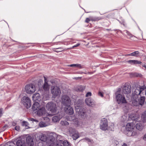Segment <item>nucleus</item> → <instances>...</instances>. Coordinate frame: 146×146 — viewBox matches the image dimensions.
Wrapping results in <instances>:
<instances>
[{
  "mask_svg": "<svg viewBox=\"0 0 146 146\" xmlns=\"http://www.w3.org/2000/svg\"><path fill=\"white\" fill-rule=\"evenodd\" d=\"M133 87L132 92L134 95L131 98V100H137L136 98L137 97L138 95L140 94L143 90L146 89V87L144 85L140 86L137 84Z\"/></svg>",
  "mask_w": 146,
  "mask_h": 146,
  "instance_id": "nucleus-1",
  "label": "nucleus"
},
{
  "mask_svg": "<svg viewBox=\"0 0 146 146\" xmlns=\"http://www.w3.org/2000/svg\"><path fill=\"white\" fill-rule=\"evenodd\" d=\"M56 135L50 134L48 137L47 143L48 146H60L59 145V140L57 141L56 139Z\"/></svg>",
  "mask_w": 146,
  "mask_h": 146,
  "instance_id": "nucleus-2",
  "label": "nucleus"
},
{
  "mask_svg": "<svg viewBox=\"0 0 146 146\" xmlns=\"http://www.w3.org/2000/svg\"><path fill=\"white\" fill-rule=\"evenodd\" d=\"M44 82L43 85H42L41 83H42V81H39L38 83V87L39 88V90H44L45 91H48L49 90V85L47 81V79L44 76Z\"/></svg>",
  "mask_w": 146,
  "mask_h": 146,
  "instance_id": "nucleus-3",
  "label": "nucleus"
},
{
  "mask_svg": "<svg viewBox=\"0 0 146 146\" xmlns=\"http://www.w3.org/2000/svg\"><path fill=\"white\" fill-rule=\"evenodd\" d=\"M47 109L52 113L54 114L57 111V107L56 104L51 102L47 103L46 105Z\"/></svg>",
  "mask_w": 146,
  "mask_h": 146,
  "instance_id": "nucleus-4",
  "label": "nucleus"
},
{
  "mask_svg": "<svg viewBox=\"0 0 146 146\" xmlns=\"http://www.w3.org/2000/svg\"><path fill=\"white\" fill-rule=\"evenodd\" d=\"M25 89L26 92L27 94H33L36 90L35 85L31 84L26 85Z\"/></svg>",
  "mask_w": 146,
  "mask_h": 146,
  "instance_id": "nucleus-5",
  "label": "nucleus"
},
{
  "mask_svg": "<svg viewBox=\"0 0 146 146\" xmlns=\"http://www.w3.org/2000/svg\"><path fill=\"white\" fill-rule=\"evenodd\" d=\"M122 88V92L123 94L129 95V94L131 92V88L128 83H125L123 86Z\"/></svg>",
  "mask_w": 146,
  "mask_h": 146,
  "instance_id": "nucleus-6",
  "label": "nucleus"
},
{
  "mask_svg": "<svg viewBox=\"0 0 146 146\" xmlns=\"http://www.w3.org/2000/svg\"><path fill=\"white\" fill-rule=\"evenodd\" d=\"M51 91L54 98L60 95L61 93L60 88L56 86H52Z\"/></svg>",
  "mask_w": 146,
  "mask_h": 146,
  "instance_id": "nucleus-7",
  "label": "nucleus"
},
{
  "mask_svg": "<svg viewBox=\"0 0 146 146\" xmlns=\"http://www.w3.org/2000/svg\"><path fill=\"white\" fill-rule=\"evenodd\" d=\"M115 98L116 100H129L131 98L130 95H127L125 97L121 94H115Z\"/></svg>",
  "mask_w": 146,
  "mask_h": 146,
  "instance_id": "nucleus-8",
  "label": "nucleus"
},
{
  "mask_svg": "<svg viewBox=\"0 0 146 146\" xmlns=\"http://www.w3.org/2000/svg\"><path fill=\"white\" fill-rule=\"evenodd\" d=\"M108 128V121L106 119L104 118L101 120L100 128L103 130H106Z\"/></svg>",
  "mask_w": 146,
  "mask_h": 146,
  "instance_id": "nucleus-9",
  "label": "nucleus"
},
{
  "mask_svg": "<svg viewBox=\"0 0 146 146\" xmlns=\"http://www.w3.org/2000/svg\"><path fill=\"white\" fill-rule=\"evenodd\" d=\"M76 114L80 116L82 118H84L86 116V111L83 108H79L75 110Z\"/></svg>",
  "mask_w": 146,
  "mask_h": 146,
  "instance_id": "nucleus-10",
  "label": "nucleus"
},
{
  "mask_svg": "<svg viewBox=\"0 0 146 146\" xmlns=\"http://www.w3.org/2000/svg\"><path fill=\"white\" fill-rule=\"evenodd\" d=\"M135 126V125L132 123H128L126 127L127 131L136 130Z\"/></svg>",
  "mask_w": 146,
  "mask_h": 146,
  "instance_id": "nucleus-11",
  "label": "nucleus"
},
{
  "mask_svg": "<svg viewBox=\"0 0 146 146\" xmlns=\"http://www.w3.org/2000/svg\"><path fill=\"white\" fill-rule=\"evenodd\" d=\"M129 117L132 120L137 121H138L140 119V116L138 113L131 114Z\"/></svg>",
  "mask_w": 146,
  "mask_h": 146,
  "instance_id": "nucleus-12",
  "label": "nucleus"
},
{
  "mask_svg": "<svg viewBox=\"0 0 146 146\" xmlns=\"http://www.w3.org/2000/svg\"><path fill=\"white\" fill-rule=\"evenodd\" d=\"M26 141L29 146H33V139L31 136H29L27 137Z\"/></svg>",
  "mask_w": 146,
  "mask_h": 146,
  "instance_id": "nucleus-13",
  "label": "nucleus"
},
{
  "mask_svg": "<svg viewBox=\"0 0 146 146\" xmlns=\"http://www.w3.org/2000/svg\"><path fill=\"white\" fill-rule=\"evenodd\" d=\"M64 110L66 113L69 115H72L74 113L73 109L70 106L67 107H64Z\"/></svg>",
  "mask_w": 146,
  "mask_h": 146,
  "instance_id": "nucleus-14",
  "label": "nucleus"
},
{
  "mask_svg": "<svg viewBox=\"0 0 146 146\" xmlns=\"http://www.w3.org/2000/svg\"><path fill=\"white\" fill-rule=\"evenodd\" d=\"M46 112V110L44 107H42L40 108L37 111V114L40 116L45 114Z\"/></svg>",
  "mask_w": 146,
  "mask_h": 146,
  "instance_id": "nucleus-15",
  "label": "nucleus"
},
{
  "mask_svg": "<svg viewBox=\"0 0 146 146\" xmlns=\"http://www.w3.org/2000/svg\"><path fill=\"white\" fill-rule=\"evenodd\" d=\"M145 101H133L132 102L133 105L135 106H139L141 107L144 103Z\"/></svg>",
  "mask_w": 146,
  "mask_h": 146,
  "instance_id": "nucleus-16",
  "label": "nucleus"
},
{
  "mask_svg": "<svg viewBox=\"0 0 146 146\" xmlns=\"http://www.w3.org/2000/svg\"><path fill=\"white\" fill-rule=\"evenodd\" d=\"M82 101H75L74 105L75 110L79 109L80 108H81L82 106Z\"/></svg>",
  "mask_w": 146,
  "mask_h": 146,
  "instance_id": "nucleus-17",
  "label": "nucleus"
},
{
  "mask_svg": "<svg viewBox=\"0 0 146 146\" xmlns=\"http://www.w3.org/2000/svg\"><path fill=\"white\" fill-rule=\"evenodd\" d=\"M74 130H73V132H71V131H70V135L71 136L72 138L74 140H76L79 137V134L77 133H76L74 132Z\"/></svg>",
  "mask_w": 146,
  "mask_h": 146,
  "instance_id": "nucleus-18",
  "label": "nucleus"
},
{
  "mask_svg": "<svg viewBox=\"0 0 146 146\" xmlns=\"http://www.w3.org/2000/svg\"><path fill=\"white\" fill-rule=\"evenodd\" d=\"M25 140L24 139L18 140L16 143L17 146H25Z\"/></svg>",
  "mask_w": 146,
  "mask_h": 146,
  "instance_id": "nucleus-19",
  "label": "nucleus"
},
{
  "mask_svg": "<svg viewBox=\"0 0 146 146\" xmlns=\"http://www.w3.org/2000/svg\"><path fill=\"white\" fill-rule=\"evenodd\" d=\"M126 133L127 136H135L137 135V130L127 131Z\"/></svg>",
  "mask_w": 146,
  "mask_h": 146,
  "instance_id": "nucleus-20",
  "label": "nucleus"
},
{
  "mask_svg": "<svg viewBox=\"0 0 146 146\" xmlns=\"http://www.w3.org/2000/svg\"><path fill=\"white\" fill-rule=\"evenodd\" d=\"M127 62L131 64H140L141 62L137 60H128Z\"/></svg>",
  "mask_w": 146,
  "mask_h": 146,
  "instance_id": "nucleus-21",
  "label": "nucleus"
},
{
  "mask_svg": "<svg viewBox=\"0 0 146 146\" xmlns=\"http://www.w3.org/2000/svg\"><path fill=\"white\" fill-rule=\"evenodd\" d=\"M22 103L27 108H29L31 106V101H22Z\"/></svg>",
  "mask_w": 146,
  "mask_h": 146,
  "instance_id": "nucleus-22",
  "label": "nucleus"
},
{
  "mask_svg": "<svg viewBox=\"0 0 146 146\" xmlns=\"http://www.w3.org/2000/svg\"><path fill=\"white\" fill-rule=\"evenodd\" d=\"M136 129L141 131L143 128L144 125L142 123L140 122H138L136 125Z\"/></svg>",
  "mask_w": 146,
  "mask_h": 146,
  "instance_id": "nucleus-23",
  "label": "nucleus"
},
{
  "mask_svg": "<svg viewBox=\"0 0 146 146\" xmlns=\"http://www.w3.org/2000/svg\"><path fill=\"white\" fill-rule=\"evenodd\" d=\"M40 139L42 141L45 142L47 141L48 138L44 134H41L39 136Z\"/></svg>",
  "mask_w": 146,
  "mask_h": 146,
  "instance_id": "nucleus-24",
  "label": "nucleus"
},
{
  "mask_svg": "<svg viewBox=\"0 0 146 146\" xmlns=\"http://www.w3.org/2000/svg\"><path fill=\"white\" fill-rule=\"evenodd\" d=\"M59 145H60V146H70L68 142L67 141H63L59 140Z\"/></svg>",
  "mask_w": 146,
  "mask_h": 146,
  "instance_id": "nucleus-25",
  "label": "nucleus"
},
{
  "mask_svg": "<svg viewBox=\"0 0 146 146\" xmlns=\"http://www.w3.org/2000/svg\"><path fill=\"white\" fill-rule=\"evenodd\" d=\"M40 98V95L38 93H36L32 96L33 100H39Z\"/></svg>",
  "mask_w": 146,
  "mask_h": 146,
  "instance_id": "nucleus-26",
  "label": "nucleus"
},
{
  "mask_svg": "<svg viewBox=\"0 0 146 146\" xmlns=\"http://www.w3.org/2000/svg\"><path fill=\"white\" fill-rule=\"evenodd\" d=\"M68 66L72 67H75L77 68H78L79 69H82L84 68V65H81L80 64H73L69 65H68Z\"/></svg>",
  "mask_w": 146,
  "mask_h": 146,
  "instance_id": "nucleus-27",
  "label": "nucleus"
},
{
  "mask_svg": "<svg viewBox=\"0 0 146 146\" xmlns=\"http://www.w3.org/2000/svg\"><path fill=\"white\" fill-rule=\"evenodd\" d=\"M85 89V87L81 85L77 86L75 88V90L77 92H82Z\"/></svg>",
  "mask_w": 146,
  "mask_h": 146,
  "instance_id": "nucleus-28",
  "label": "nucleus"
},
{
  "mask_svg": "<svg viewBox=\"0 0 146 146\" xmlns=\"http://www.w3.org/2000/svg\"><path fill=\"white\" fill-rule=\"evenodd\" d=\"M40 106V104L37 102H35L32 106V108L34 110H36Z\"/></svg>",
  "mask_w": 146,
  "mask_h": 146,
  "instance_id": "nucleus-29",
  "label": "nucleus"
},
{
  "mask_svg": "<svg viewBox=\"0 0 146 146\" xmlns=\"http://www.w3.org/2000/svg\"><path fill=\"white\" fill-rule=\"evenodd\" d=\"M141 119L143 123L146 122V110L143 113L141 116Z\"/></svg>",
  "mask_w": 146,
  "mask_h": 146,
  "instance_id": "nucleus-30",
  "label": "nucleus"
},
{
  "mask_svg": "<svg viewBox=\"0 0 146 146\" xmlns=\"http://www.w3.org/2000/svg\"><path fill=\"white\" fill-rule=\"evenodd\" d=\"M62 103L67 107L70 106L71 101H62Z\"/></svg>",
  "mask_w": 146,
  "mask_h": 146,
  "instance_id": "nucleus-31",
  "label": "nucleus"
},
{
  "mask_svg": "<svg viewBox=\"0 0 146 146\" xmlns=\"http://www.w3.org/2000/svg\"><path fill=\"white\" fill-rule=\"evenodd\" d=\"M139 54V52L138 51H137L128 54L127 55V56H132L137 57Z\"/></svg>",
  "mask_w": 146,
  "mask_h": 146,
  "instance_id": "nucleus-32",
  "label": "nucleus"
},
{
  "mask_svg": "<svg viewBox=\"0 0 146 146\" xmlns=\"http://www.w3.org/2000/svg\"><path fill=\"white\" fill-rule=\"evenodd\" d=\"M62 100H71L70 97L67 95H63L62 97Z\"/></svg>",
  "mask_w": 146,
  "mask_h": 146,
  "instance_id": "nucleus-33",
  "label": "nucleus"
},
{
  "mask_svg": "<svg viewBox=\"0 0 146 146\" xmlns=\"http://www.w3.org/2000/svg\"><path fill=\"white\" fill-rule=\"evenodd\" d=\"M85 102L86 104L89 106L93 107L94 105V103L93 101H85Z\"/></svg>",
  "mask_w": 146,
  "mask_h": 146,
  "instance_id": "nucleus-34",
  "label": "nucleus"
},
{
  "mask_svg": "<svg viewBox=\"0 0 146 146\" xmlns=\"http://www.w3.org/2000/svg\"><path fill=\"white\" fill-rule=\"evenodd\" d=\"M60 118L57 116H54L52 119V120L54 122H56L59 121Z\"/></svg>",
  "mask_w": 146,
  "mask_h": 146,
  "instance_id": "nucleus-35",
  "label": "nucleus"
},
{
  "mask_svg": "<svg viewBox=\"0 0 146 146\" xmlns=\"http://www.w3.org/2000/svg\"><path fill=\"white\" fill-rule=\"evenodd\" d=\"M60 124L63 126H66L69 125L68 123L66 121H61L60 122Z\"/></svg>",
  "mask_w": 146,
  "mask_h": 146,
  "instance_id": "nucleus-36",
  "label": "nucleus"
},
{
  "mask_svg": "<svg viewBox=\"0 0 146 146\" xmlns=\"http://www.w3.org/2000/svg\"><path fill=\"white\" fill-rule=\"evenodd\" d=\"M39 125L40 127H42L46 126L47 125L45 123L41 121L39 123Z\"/></svg>",
  "mask_w": 146,
  "mask_h": 146,
  "instance_id": "nucleus-37",
  "label": "nucleus"
},
{
  "mask_svg": "<svg viewBox=\"0 0 146 146\" xmlns=\"http://www.w3.org/2000/svg\"><path fill=\"white\" fill-rule=\"evenodd\" d=\"M117 103L121 106H124V104L127 103L126 101H117Z\"/></svg>",
  "mask_w": 146,
  "mask_h": 146,
  "instance_id": "nucleus-38",
  "label": "nucleus"
},
{
  "mask_svg": "<svg viewBox=\"0 0 146 146\" xmlns=\"http://www.w3.org/2000/svg\"><path fill=\"white\" fill-rule=\"evenodd\" d=\"M74 122L78 126L80 125L81 123V122L79 121L77 119H75Z\"/></svg>",
  "mask_w": 146,
  "mask_h": 146,
  "instance_id": "nucleus-39",
  "label": "nucleus"
},
{
  "mask_svg": "<svg viewBox=\"0 0 146 146\" xmlns=\"http://www.w3.org/2000/svg\"><path fill=\"white\" fill-rule=\"evenodd\" d=\"M124 32L126 33L127 35L129 36L130 38L132 37L133 36L127 30L124 31Z\"/></svg>",
  "mask_w": 146,
  "mask_h": 146,
  "instance_id": "nucleus-40",
  "label": "nucleus"
},
{
  "mask_svg": "<svg viewBox=\"0 0 146 146\" xmlns=\"http://www.w3.org/2000/svg\"><path fill=\"white\" fill-rule=\"evenodd\" d=\"M21 100H30L29 97L24 96L22 98Z\"/></svg>",
  "mask_w": 146,
  "mask_h": 146,
  "instance_id": "nucleus-41",
  "label": "nucleus"
},
{
  "mask_svg": "<svg viewBox=\"0 0 146 146\" xmlns=\"http://www.w3.org/2000/svg\"><path fill=\"white\" fill-rule=\"evenodd\" d=\"M22 126H25L27 127L28 126V123L27 121H23L22 123Z\"/></svg>",
  "mask_w": 146,
  "mask_h": 146,
  "instance_id": "nucleus-42",
  "label": "nucleus"
},
{
  "mask_svg": "<svg viewBox=\"0 0 146 146\" xmlns=\"http://www.w3.org/2000/svg\"><path fill=\"white\" fill-rule=\"evenodd\" d=\"M100 19V18L99 17H95L91 19V20L92 21H95L99 20Z\"/></svg>",
  "mask_w": 146,
  "mask_h": 146,
  "instance_id": "nucleus-43",
  "label": "nucleus"
},
{
  "mask_svg": "<svg viewBox=\"0 0 146 146\" xmlns=\"http://www.w3.org/2000/svg\"><path fill=\"white\" fill-rule=\"evenodd\" d=\"M56 49L59 50H58L54 51L55 52H61V51H62V50H63V48L62 47H60V48H56Z\"/></svg>",
  "mask_w": 146,
  "mask_h": 146,
  "instance_id": "nucleus-44",
  "label": "nucleus"
},
{
  "mask_svg": "<svg viewBox=\"0 0 146 146\" xmlns=\"http://www.w3.org/2000/svg\"><path fill=\"white\" fill-rule=\"evenodd\" d=\"M121 90V88H119L118 89L117 91L116 92L115 94H120V92Z\"/></svg>",
  "mask_w": 146,
  "mask_h": 146,
  "instance_id": "nucleus-45",
  "label": "nucleus"
},
{
  "mask_svg": "<svg viewBox=\"0 0 146 146\" xmlns=\"http://www.w3.org/2000/svg\"><path fill=\"white\" fill-rule=\"evenodd\" d=\"M29 120L30 121H35L37 122H38V120H37L36 119H34L33 118H31L29 119Z\"/></svg>",
  "mask_w": 146,
  "mask_h": 146,
  "instance_id": "nucleus-46",
  "label": "nucleus"
},
{
  "mask_svg": "<svg viewBox=\"0 0 146 146\" xmlns=\"http://www.w3.org/2000/svg\"><path fill=\"white\" fill-rule=\"evenodd\" d=\"M92 93L90 92H88L86 94V97H88L89 96H91Z\"/></svg>",
  "mask_w": 146,
  "mask_h": 146,
  "instance_id": "nucleus-47",
  "label": "nucleus"
},
{
  "mask_svg": "<svg viewBox=\"0 0 146 146\" xmlns=\"http://www.w3.org/2000/svg\"><path fill=\"white\" fill-rule=\"evenodd\" d=\"M145 100V97L144 96H141L140 100Z\"/></svg>",
  "mask_w": 146,
  "mask_h": 146,
  "instance_id": "nucleus-48",
  "label": "nucleus"
},
{
  "mask_svg": "<svg viewBox=\"0 0 146 146\" xmlns=\"http://www.w3.org/2000/svg\"><path fill=\"white\" fill-rule=\"evenodd\" d=\"M15 129L17 131H19L20 129V127L19 126H17L15 127Z\"/></svg>",
  "mask_w": 146,
  "mask_h": 146,
  "instance_id": "nucleus-49",
  "label": "nucleus"
},
{
  "mask_svg": "<svg viewBox=\"0 0 146 146\" xmlns=\"http://www.w3.org/2000/svg\"><path fill=\"white\" fill-rule=\"evenodd\" d=\"M8 126L7 125H5L3 127L2 131H4V130H5L6 129V128Z\"/></svg>",
  "mask_w": 146,
  "mask_h": 146,
  "instance_id": "nucleus-50",
  "label": "nucleus"
},
{
  "mask_svg": "<svg viewBox=\"0 0 146 146\" xmlns=\"http://www.w3.org/2000/svg\"><path fill=\"white\" fill-rule=\"evenodd\" d=\"M90 20L89 18H86L85 22L86 23H88L90 21Z\"/></svg>",
  "mask_w": 146,
  "mask_h": 146,
  "instance_id": "nucleus-51",
  "label": "nucleus"
},
{
  "mask_svg": "<svg viewBox=\"0 0 146 146\" xmlns=\"http://www.w3.org/2000/svg\"><path fill=\"white\" fill-rule=\"evenodd\" d=\"M80 45V44L79 43H78V44H77L76 45H75L74 46H73L72 47V48H73L74 47H77L78 46H79V45Z\"/></svg>",
  "mask_w": 146,
  "mask_h": 146,
  "instance_id": "nucleus-52",
  "label": "nucleus"
},
{
  "mask_svg": "<svg viewBox=\"0 0 146 146\" xmlns=\"http://www.w3.org/2000/svg\"><path fill=\"white\" fill-rule=\"evenodd\" d=\"M98 95L102 97L103 96V94L100 92H99Z\"/></svg>",
  "mask_w": 146,
  "mask_h": 146,
  "instance_id": "nucleus-53",
  "label": "nucleus"
},
{
  "mask_svg": "<svg viewBox=\"0 0 146 146\" xmlns=\"http://www.w3.org/2000/svg\"><path fill=\"white\" fill-rule=\"evenodd\" d=\"M76 73L80 74H82L83 73H84L83 72H81V71H79V72H77Z\"/></svg>",
  "mask_w": 146,
  "mask_h": 146,
  "instance_id": "nucleus-54",
  "label": "nucleus"
},
{
  "mask_svg": "<svg viewBox=\"0 0 146 146\" xmlns=\"http://www.w3.org/2000/svg\"><path fill=\"white\" fill-rule=\"evenodd\" d=\"M16 124V123L15 122H12V125L13 126H15Z\"/></svg>",
  "mask_w": 146,
  "mask_h": 146,
  "instance_id": "nucleus-55",
  "label": "nucleus"
},
{
  "mask_svg": "<svg viewBox=\"0 0 146 146\" xmlns=\"http://www.w3.org/2000/svg\"><path fill=\"white\" fill-rule=\"evenodd\" d=\"M124 21H122L121 22L120 21L119 22V23L121 24H123V25H124Z\"/></svg>",
  "mask_w": 146,
  "mask_h": 146,
  "instance_id": "nucleus-56",
  "label": "nucleus"
},
{
  "mask_svg": "<svg viewBox=\"0 0 146 146\" xmlns=\"http://www.w3.org/2000/svg\"><path fill=\"white\" fill-rule=\"evenodd\" d=\"M81 77H75L74 78V79L76 80H77L78 78H81Z\"/></svg>",
  "mask_w": 146,
  "mask_h": 146,
  "instance_id": "nucleus-57",
  "label": "nucleus"
},
{
  "mask_svg": "<svg viewBox=\"0 0 146 146\" xmlns=\"http://www.w3.org/2000/svg\"><path fill=\"white\" fill-rule=\"evenodd\" d=\"M85 139L87 141H90V139H88V138H85Z\"/></svg>",
  "mask_w": 146,
  "mask_h": 146,
  "instance_id": "nucleus-58",
  "label": "nucleus"
},
{
  "mask_svg": "<svg viewBox=\"0 0 146 146\" xmlns=\"http://www.w3.org/2000/svg\"><path fill=\"white\" fill-rule=\"evenodd\" d=\"M122 146H127V145L126 144L124 143L123 145Z\"/></svg>",
  "mask_w": 146,
  "mask_h": 146,
  "instance_id": "nucleus-59",
  "label": "nucleus"
},
{
  "mask_svg": "<svg viewBox=\"0 0 146 146\" xmlns=\"http://www.w3.org/2000/svg\"><path fill=\"white\" fill-rule=\"evenodd\" d=\"M143 67H145V68L146 69V65H143Z\"/></svg>",
  "mask_w": 146,
  "mask_h": 146,
  "instance_id": "nucleus-60",
  "label": "nucleus"
},
{
  "mask_svg": "<svg viewBox=\"0 0 146 146\" xmlns=\"http://www.w3.org/2000/svg\"><path fill=\"white\" fill-rule=\"evenodd\" d=\"M145 95L146 96V90L145 91Z\"/></svg>",
  "mask_w": 146,
  "mask_h": 146,
  "instance_id": "nucleus-61",
  "label": "nucleus"
},
{
  "mask_svg": "<svg viewBox=\"0 0 146 146\" xmlns=\"http://www.w3.org/2000/svg\"><path fill=\"white\" fill-rule=\"evenodd\" d=\"M1 113H0L1 114Z\"/></svg>",
  "mask_w": 146,
  "mask_h": 146,
  "instance_id": "nucleus-62",
  "label": "nucleus"
},
{
  "mask_svg": "<svg viewBox=\"0 0 146 146\" xmlns=\"http://www.w3.org/2000/svg\"><path fill=\"white\" fill-rule=\"evenodd\" d=\"M40 143H39V144H40Z\"/></svg>",
  "mask_w": 146,
  "mask_h": 146,
  "instance_id": "nucleus-63",
  "label": "nucleus"
}]
</instances>
